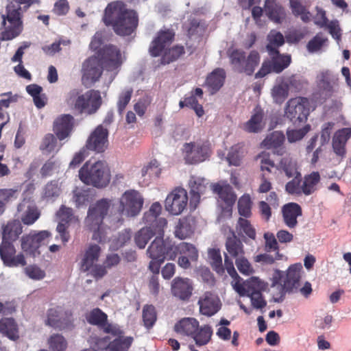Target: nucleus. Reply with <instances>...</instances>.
<instances>
[{"instance_id": "obj_28", "label": "nucleus", "mask_w": 351, "mask_h": 351, "mask_svg": "<svg viewBox=\"0 0 351 351\" xmlns=\"http://www.w3.org/2000/svg\"><path fill=\"white\" fill-rule=\"evenodd\" d=\"M351 137V128L337 130L332 138V147L335 155L343 159L346 156V143Z\"/></svg>"}, {"instance_id": "obj_57", "label": "nucleus", "mask_w": 351, "mask_h": 351, "mask_svg": "<svg viewBox=\"0 0 351 351\" xmlns=\"http://www.w3.org/2000/svg\"><path fill=\"white\" fill-rule=\"evenodd\" d=\"M88 342L90 346L93 347L95 350H106L110 351V344L111 341L108 336L98 337L96 335H91L88 339Z\"/></svg>"}, {"instance_id": "obj_17", "label": "nucleus", "mask_w": 351, "mask_h": 351, "mask_svg": "<svg viewBox=\"0 0 351 351\" xmlns=\"http://www.w3.org/2000/svg\"><path fill=\"white\" fill-rule=\"evenodd\" d=\"M188 201L186 191L182 188H176L166 197L165 207L170 214L178 215L185 210Z\"/></svg>"}, {"instance_id": "obj_16", "label": "nucleus", "mask_w": 351, "mask_h": 351, "mask_svg": "<svg viewBox=\"0 0 351 351\" xmlns=\"http://www.w3.org/2000/svg\"><path fill=\"white\" fill-rule=\"evenodd\" d=\"M73 318L70 311L62 306L49 308L47 312L45 324L54 328L64 329L72 326Z\"/></svg>"}, {"instance_id": "obj_39", "label": "nucleus", "mask_w": 351, "mask_h": 351, "mask_svg": "<svg viewBox=\"0 0 351 351\" xmlns=\"http://www.w3.org/2000/svg\"><path fill=\"white\" fill-rule=\"evenodd\" d=\"M23 232L21 221L13 220L8 222L3 228L2 240L13 242L16 241Z\"/></svg>"}, {"instance_id": "obj_42", "label": "nucleus", "mask_w": 351, "mask_h": 351, "mask_svg": "<svg viewBox=\"0 0 351 351\" xmlns=\"http://www.w3.org/2000/svg\"><path fill=\"white\" fill-rule=\"evenodd\" d=\"M192 222L190 217L180 219L175 228V236L182 240L190 237L194 232Z\"/></svg>"}, {"instance_id": "obj_37", "label": "nucleus", "mask_w": 351, "mask_h": 351, "mask_svg": "<svg viewBox=\"0 0 351 351\" xmlns=\"http://www.w3.org/2000/svg\"><path fill=\"white\" fill-rule=\"evenodd\" d=\"M264 112L260 108H256L254 112L244 125L245 131L251 133H257L265 127L263 121Z\"/></svg>"}, {"instance_id": "obj_48", "label": "nucleus", "mask_w": 351, "mask_h": 351, "mask_svg": "<svg viewBox=\"0 0 351 351\" xmlns=\"http://www.w3.org/2000/svg\"><path fill=\"white\" fill-rule=\"evenodd\" d=\"M328 43V38L323 33L319 32L308 41L306 48L311 53H317L321 51L324 47H327Z\"/></svg>"}, {"instance_id": "obj_5", "label": "nucleus", "mask_w": 351, "mask_h": 351, "mask_svg": "<svg viewBox=\"0 0 351 351\" xmlns=\"http://www.w3.org/2000/svg\"><path fill=\"white\" fill-rule=\"evenodd\" d=\"M79 177L84 184L97 188H104L110 181V170L102 161H87L80 169Z\"/></svg>"}, {"instance_id": "obj_8", "label": "nucleus", "mask_w": 351, "mask_h": 351, "mask_svg": "<svg viewBox=\"0 0 351 351\" xmlns=\"http://www.w3.org/2000/svg\"><path fill=\"white\" fill-rule=\"evenodd\" d=\"M309 101L308 99L298 97L290 99L286 104L285 116L293 123L299 125L307 120L309 114Z\"/></svg>"}, {"instance_id": "obj_11", "label": "nucleus", "mask_w": 351, "mask_h": 351, "mask_svg": "<svg viewBox=\"0 0 351 351\" xmlns=\"http://www.w3.org/2000/svg\"><path fill=\"white\" fill-rule=\"evenodd\" d=\"M51 237V233L48 230L32 231L22 237L21 247L24 252L36 256L40 254V247L47 244Z\"/></svg>"}, {"instance_id": "obj_13", "label": "nucleus", "mask_w": 351, "mask_h": 351, "mask_svg": "<svg viewBox=\"0 0 351 351\" xmlns=\"http://www.w3.org/2000/svg\"><path fill=\"white\" fill-rule=\"evenodd\" d=\"M173 243L171 241L163 239V235H158L151 243L147 250V254L151 259L165 261L166 257L170 260L175 259L173 252Z\"/></svg>"}, {"instance_id": "obj_6", "label": "nucleus", "mask_w": 351, "mask_h": 351, "mask_svg": "<svg viewBox=\"0 0 351 351\" xmlns=\"http://www.w3.org/2000/svg\"><path fill=\"white\" fill-rule=\"evenodd\" d=\"M339 87L338 74L330 69L320 70L315 77L314 97L326 101L331 97Z\"/></svg>"}, {"instance_id": "obj_21", "label": "nucleus", "mask_w": 351, "mask_h": 351, "mask_svg": "<svg viewBox=\"0 0 351 351\" xmlns=\"http://www.w3.org/2000/svg\"><path fill=\"white\" fill-rule=\"evenodd\" d=\"M108 130L103 125H99L88 137L86 147L88 149L101 153L108 145Z\"/></svg>"}, {"instance_id": "obj_54", "label": "nucleus", "mask_w": 351, "mask_h": 351, "mask_svg": "<svg viewBox=\"0 0 351 351\" xmlns=\"http://www.w3.org/2000/svg\"><path fill=\"white\" fill-rule=\"evenodd\" d=\"M157 319L155 307L153 305H145L143 308V321L147 328H152Z\"/></svg>"}, {"instance_id": "obj_35", "label": "nucleus", "mask_w": 351, "mask_h": 351, "mask_svg": "<svg viewBox=\"0 0 351 351\" xmlns=\"http://www.w3.org/2000/svg\"><path fill=\"white\" fill-rule=\"evenodd\" d=\"M265 12L268 18L276 23H281L286 17L284 8L276 0H266Z\"/></svg>"}, {"instance_id": "obj_52", "label": "nucleus", "mask_w": 351, "mask_h": 351, "mask_svg": "<svg viewBox=\"0 0 351 351\" xmlns=\"http://www.w3.org/2000/svg\"><path fill=\"white\" fill-rule=\"evenodd\" d=\"M208 256L213 269L219 274H223L224 272V268L222 265V258L220 250L216 248L209 249L208 251Z\"/></svg>"}, {"instance_id": "obj_31", "label": "nucleus", "mask_w": 351, "mask_h": 351, "mask_svg": "<svg viewBox=\"0 0 351 351\" xmlns=\"http://www.w3.org/2000/svg\"><path fill=\"white\" fill-rule=\"evenodd\" d=\"M73 117L69 114H64L56 119L53 123V132L59 140L68 137L73 130Z\"/></svg>"}, {"instance_id": "obj_29", "label": "nucleus", "mask_w": 351, "mask_h": 351, "mask_svg": "<svg viewBox=\"0 0 351 351\" xmlns=\"http://www.w3.org/2000/svg\"><path fill=\"white\" fill-rule=\"evenodd\" d=\"M224 265L228 274L233 278L232 286L234 291L237 292L240 296H245L248 293V285L250 281L247 284H243L241 282L242 278L238 275L234 269L233 262L229 258L226 254H225Z\"/></svg>"}, {"instance_id": "obj_45", "label": "nucleus", "mask_w": 351, "mask_h": 351, "mask_svg": "<svg viewBox=\"0 0 351 351\" xmlns=\"http://www.w3.org/2000/svg\"><path fill=\"white\" fill-rule=\"evenodd\" d=\"M320 181V175L317 171H313L304 178L302 184V193L310 195L317 190V185Z\"/></svg>"}, {"instance_id": "obj_1", "label": "nucleus", "mask_w": 351, "mask_h": 351, "mask_svg": "<svg viewBox=\"0 0 351 351\" xmlns=\"http://www.w3.org/2000/svg\"><path fill=\"white\" fill-rule=\"evenodd\" d=\"M120 50L114 45H106L98 50L96 56L86 59L82 64V82L85 86H91L100 78L102 69L109 75L111 83L122 64Z\"/></svg>"}, {"instance_id": "obj_38", "label": "nucleus", "mask_w": 351, "mask_h": 351, "mask_svg": "<svg viewBox=\"0 0 351 351\" xmlns=\"http://www.w3.org/2000/svg\"><path fill=\"white\" fill-rule=\"evenodd\" d=\"M101 248L98 245H90L85 252L81 263V270L88 271L99 259Z\"/></svg>"}, {"instance_id": "obj_7", "label": "nucleus", "mask_w": 351, "mask_h": 351, "mask_svg": "<svg viewBox=\"0 0 351 351\" xmlns=\"http://www.w3.org/2000/svg\"><path fill=\"white\" fill-rule=\"evenodd\" d=\"M232 69L239 73L252 75L260 62V55L256 51H251L247 56L245 51L234 49L228 55Z\"/></svg>"}, {"instance_id": "obj_49", "label": "nucleus", "mask_w": 351, "mask_h": 351, "mask_svg": "<svg viewBox=\"0 0 351 351\" xmlns=\"http://www.w3.org/2000/svg\"><path fill=\"white\" fill-rule=\"evenodd\" d=\"M121 334L117 335V338H115L110 342V351H128L133 342V337H123Z\"/></svg>"}, {"instance_id": "obj_2", "label": "nucleus", "mask_w": 351, "mask_h": 351, "mask_svg": "<svg viewBox=\"0 0 351 351\" xmlns=\"http://www.w3.org/2000/svg\"><path fill=\"white\" fill-rule=\"evenodd\" d=\"M103 21L106 26L111 25L117 34L128 36L137 27L138 20L136 12L127 9L122 1H115L106 8Z\"/></svg>"}, {"instance_id": "obj_61", "label": "nucleus", "mask_w": 351, "mask_h": 351, "mask_svg": "<svg viewBox=\"0 0 351 351\" xmlns=\"http://www.w3.org/2000/svg\"><path fill=\"white\" fill-rule=\"evenodd\" d=\"M271 95L276 104H282L288 96V86L285 84H280L274 86Z\"/></svg>"}, {"instance_id": "obj_43", "label": "nucleus", "mask_w": 351, "mask_h": 351, "mask_svg": "<svg viewBox=\"0 0 351 351\" xmlns=\"http://www.w3.org/2000/svg\"><path fill=\"white\" fill-rule=\"evenodd\" d=\"M0 333L12 341L19 338L18 326L14 319L2 318L0 320Z\"/></svg>"}, {"instance_id": "obj_46", "label": "nucleus", "mask_w": 351, "mask_h": 351, "mask_svg": "<svg viewBox=\"0 0 351 351\" xmlns=\"http://www.w3.org/2000/svg\"><path fill=\"white\" fill-rule=\"evenodd\" d=\"M268 43L266 45L268 53H276L278 48L285 43L283 35L276 30H271L267 36Z\"/></svg>"}, {"instance_id": "obj_22", "label": "nucleus", "mask_w": 351, "mask_h": 351, "mask_svg": "<svg viewBox=\"0 0 351 351\" xmlns=\"http://www.w3.org/2000/svg\"><path fill=\"white\" fill-rule=\"evenodd\" d=\"M175 32L173 29L164 28L160 29L152 42L149 53L154 57L159 56L161 53L173 42Z\"/></svg>"}, {"instance_id": "obj_58", "label": "nucleus", "mask_w": 351, "mask_h": 351, "mask_svg": "<svg viewBox=\"0 0 351 351\" xmlns=\"http://www.w3.org/2000/svg\"><path fill=\"white\" fill-rule=\"evenodd\" d=\"M291 181L288 182L285 186V190L289 194L300 195L302 193V176L301 173H298Z\"/></svg>"}, {"instance_id": "obj_4", "label": "nucleus", "mask_w": 351, "mask_h": 351, "mask_svg": "<svg viewBox=\"0 0 351 351\" xmlns=\"http://www.w3.org/2000/svg\"><path fill=\"white\" fill-rule=\"evenodd\" d=\"M144 198L141 193L134 189L125 191L119 199L117 214L110 215V221L119 227L124 222L123 216L134 218L138 216L143 206Z\"/></svg>"}, {"instance_id": "obj_59", "label": "nucleus", "mask_w": 351, "mask_h": 351, "mask_svg": "<svg viewBox=\"0 0 351 351\" xmlns=\"http://www.w3.org/2000/svg\"><path fill=\"white\" fill-rule=\"evenodd\" d=\"M237 228L239 232L244 233L249 238L253 240L256 239V230L247 219L240 217Z\"/></svg>"}, {"instance_id": "obj_26", "label": "nucleus", "mask_w": 351, "mask_h": 351, "mask_svg": "<svg viewBox=\"0 0 351 351\" xmlns=\"http://www.w3.org/2000/svg\"><path fill=\"white\" fill-rule=\"evenodd\" d=\"M198 304L200 313L208 317L216 314L221 307V303L217 295L210 291L205 292L200 297Z\"/></svg>"}, {"instance_id": "obj_19", "label": "nucleus", "mask_w": 351, "mask_h": 351, "mask_svg": "<svg viewBox=\"0 0 351 351\" xmlns=\"http://www.w3.org/2000/svg\"><path fill=\"white\" fill-rule=\"evenodd\" d=\"M16 250L12 242L2 240L0 244V256L3 264L7 267H17L26 264L23 254L15 255Z\"/></svg>"}, {"instance_id": "obj_50", "label": "nucleus", "mask_w": 351, "mask_h": 351, "mask_svg": "<svg viewBox=\"0 0 351 351\" xmlns=\"http://www.w3.org/2000/svg\"><path fill=\"white\" fill-rule=\"evenodd\" d=\"M290 8L291 9L292 13L295 16L300 17L301 20L307 23L310 21L311 14L306 10L305 6H304L300 1L298 0H290Z\"/></svg>"}, {"instance_id": "obj_36", "label": "nucleus", "mask_w": 351, "mask_h": 351, "mask_svg": "<svg viewBox=\"0 0 351 351\" xmlns=\"http://www.w3.org/2000/svg\"><path fill=\"white\" fill-rule=\"evenodd\" d=\"M226 72L223 69H215L206 78V85L211 94L217 92L223 85Z\"/></svg>"}, {"instance_id": "obj_25", "label": "nucleus", "mask_w": 351, "mask_h": 351, "mask_svg": "<svg viewBox=\"0 0 351 351\" xmlns=\"http://www.w3.org/2000/svg\"><path fill=\"white\" fill-rule=\"evenodd\" d=\"M161 210L160 204L155 202L151 206L149 210L145 213L143 219L145 224L150 225L160 234H164V229L167 226V221L165 218L158 217Z\"/></svg>"}, {"instance_id": "obj_64", "label": "nucleus", "mask_w": 351, "mask_h": 351, "mask_svg": "<svg viewBox=\"0 0 351 351\" xmlns=\"http://www.w3.org/2000/svg\"><path fill=\"white\" fill-rule=\"evenodd\" d=\"M56 215L61 222H64L65 223H69L77 220L73 214V209L63 205L56 213Z\"/></svg>"}, {"instance_id": "obj_60", "label": "nucleus", "mask_w": 351, "mask_h": 351, "mask_svg": "<svg viewBox=\"0 0 351 351\" xmlns=\"http://www.w3.org/2000/svg\"><path fill=\"white\" fill-rule=\"evenodd\" d=\"M49 348L52 351H65L67 343L63 336L60 335H53L48 340Z\"/></svg>"}, {"instance_id": "obj_47", "label": "nucleus", "mask_w": 351, "mask_h": 351, "mask_svg": "<svg viewBox=\"0 0 351 351\" xmlns=\"http://www.w3.org/2000/svg\"><path fill=\"white\" fill-rule=\"evenodd\" d=\"M213 335V329L209 325H204L198 327L192 338L198 346L206 345L210 340Z\"/></svg>"}, {"instance_id": "obj_15", "label": "nucleus", "mask_w": 351, "mask_h": 351, "mask_svg": "<svg viewBox=\"0 0 351 351\" xmlns=\"http://www.w3.org/2000/svg\"><path fill=\"white\" fill-rule=\"evenodd\" d=\"M271 61H265L260 70L255 74L256 78H261L267 74L274 72L279 73L287 68L291 63V56L289 55H281L279 51L276 53H269Z\"/></svg>"}, {"instance_id": "obj_32", "label": "nucleus", "mask_w": 351, "mask_h": 351, "mask_svg": "<svg viewBox=\"0 0 351 351\" xmlns=\"http://www.w3.org/2000/svg\"><path fill=\"white\" fill-rule=\"evenodd\" d=\"M285 136L282 132L275 131L267 135L262 142V145L267 149H274V154L282 156L285 153V148L282 146Z\"/></svg>"}, {"instance_id": "obj_20", "label": "nucleus", "mask_w": 351, "mask_h": 351, "mask_svg": "<svg viewBox=\"0 0 351 351\" xmlns=\"http://www.w3.org/2000/svg\"><path fill=\"white\" fill-rule=\"evenodd\" d=\"M107 315L100 308H95L86 315L87 322L101 328L106 333L117 335L121 334V330L116 326L107 323Z\"/></svg>"}, {"instance_id": "obj_56", "label": "nucleus", "mask_w": 351, "mask_h": 351, "mask_svg": "<svg viewBox=\"0 0 351 351\" xmlns=\"http://www.w3.org/2000/svg\"><path fill=\"white\" fill-rule=\"evenodd\" d=\"M280 167L288 178H292V176L300 173L297 170L295 161L290 157L286 156L282 158L280 162Z\"/></svg>"}, {"instance_id": "obj_3", "label": "nucleus", "mask_w": 351, "mask_h": 351, "mask_svg": "<svg viewBox=\"0 0 351 351\" xmlns=\"http://www.w3.org/2000/svg\"><path fill=\"white\" fill-rule=\"evenodd\" d=\"M6 14L2 15L1 40H10L17 37L23 31L22 15L37 0H8Z\"/></svg>"}, {"instance_id": "obj_9", "label": "nucleus", "mask_w": 351, "mask_h": 351, "mask_svg": "<svg viewBox=\"0 0 351 351\" xmlns=\"http://www.w3.org/2000/svg\"><path fill=\"white\" fill-rule=\"evenodd\" d=\"M211 189L213 193L218 195L217 202L221 209L219 220L224 217L230 218L232 216V206L237 199L232 188L228 184L217 183L212 184Z\"/></svg>"}, {"instance_id": "obj_55", "label": "nucleus", "mask_w": 351, "mask_h": 351, "mask_svg": "<svg viewBox=\"0 0 351 351\" xmlns=\"http://www.w3.org/2000/svg\"><path fill=\"white\" fill-rule=\"evenodd\" d=\"M252 201L247 194L242 195L238 201V210L241 216L248 218L252 215Z\"/></svg>"}, {"instance_id": "obj_24", "label": "nucleus", "mask_w": 351, "mask_h": 351, "mask_svg": "<svg viewBox=\"0 0 351 351\" xmlns=\"http://www.w3.org/2000/svg\"><path fill=\"white\" fill-rule=\"evenodd\" d=\"M208 181L204 178L191 176L189 181L190 188V206L193 209H195L200 202L201 196L206 192L208 189Z\"/></svg>"}, {"instance_id": "obj_30", "label": "nucleus", "mask_w": 351, "mask_h": 351, "mask_svg": "<svg viewBox=\"0 0 351 351\" xmlns=\"http://www.w3.org/2000/svg\"><path fill=\"white\" fill-rule=\"evenodd\" d=\"M193 287L189 278L176 277L171 284L172 294L180 300H185L192 294Z\"/></svg>"}, {"instance_id": "obj_33", "label": "nucleus", "mask_w": 351, "mask_h": 351, "mask_svg": "<svg viewBox=\"0 0 351 351\" xmlns=\"http://www.w3.org/2000/svg\"><path fill=\"white\" fill-rule=\"evenodd\" d=\"M282 212L284 222L289 228H294L297 226V218L302 215L300 206L293 202L285 204Z\"/></svg>"}, {"instance_id": "obj_44", "label": "nucleus", "mask_w": 351, "mask_h": 351, "mask_svg": "<svg viewBox=\"0 0 351 351\" xmlns=\"http://www.w3.org/2000/svg\"><path fill=\"white\" fill-rule=\"evenodd\" d=\"M226 248L228 254L233 258H239L244 254L243 245L241 241L233 233L226 239Z\"/></svg>"}, {"instance_id": "obj_53", "label": "nucleus", "mask_w": 351, "mask_h": 351, "mask_svg": "<svg viewBox=\"0 0 351 351\" xmlns=\"http://www.w3.org/2000/svg\"><path fill=\"white\" fill-rule=\"evenodd\" d=\"M184 53L183 46L176 45L165 52L161 58V64H167L178 59Z\"/></svg>"}, {"instance_id": "obj_34", "label": "nucleus", "mask_w": 351, "mask_h": 351, "mask_svg": "<svg viewBox=\"0 0 351 351\" xmlns=\"http://www.w3.org/2000/svg\"><path fill=\"white\" fill-rule=\"evenodd\" d=\"M18 211H24L21 216V221L25 225L33 224L40 217L37 207L33 203L25 199L19 204Z\"/></svg>"}, {"instance_id": "obj_40", "label": "nucleus", "mask_w": 351, "mask_h": 351, "mask_svg": "<svg viewBox=\"0 0 351 351\" xmlns=\"http://www.w3.org/2000/svg\"><path fill=\"white\" fill-rule=\"evenodd\" d=\"M156 234L160 236L163 235V234H160L156 232L150 225L146 224L145 227L142 228L135 234V243L140 249H144L151 238Z\"/></svg>"}, {"instance_id": "obj_23", "label": "nucleus", "mask_w": 351, "mask_h": 351, "mask_svg": "<svg viewBox=\"0 0 351 351\" xmlns=\"http://www.w3.org/2000/svg\"><path fill=\"white\" fill-rule=\"evenodd\" d=\"M302 269V266L300 263L292 265L289 267L285 278L283 280V285L280 287V294L281 300L285 297L286 293L293 292L295 289H298L301 278L300 273Z\"/></svg>"}, {"instance_id": "obj_10", "label": "nucleus", "mask_w": 351, "mask_h": 351, "mask_svg": "<svg viewBox=\"0 0 351 351\" xmlns=\"http://www.w3.org/2000/svg\"><path fill=\"white\" fill-rule=\"evenodd\" d=\"M112 205V200L107 198L101 199L89 206L87 217L85 219L86 226L93 230L99 229L104 219L107 215Z\"/></svg>"}, {"instance_id": "obj_62", "label": "nucleus", "mask_w": 351, "mask_h": 351, "mask_svg": "<svg viewBox=\"0 0 351 351\" xmlns=\"http://www.w3.org/2000/svg\"><path fill=\"white\" fill-rule=\"evenodd\" d=\"M310 125H306L302 128L298 130H287V136L288 141L291 143L300 141L303 137L309 132Z\"/></svg>"}, {"instance_id": "obj_63", "label": "nucleus", "mask_w": 351, "mask_h": 351, "mask_svg": "<svg viewBox=\"0 0 351 351\" xmlns=\"http://www.w3.org/2000/svg\"><path fill=\"white\" fill-rule=\"evenodd\" d=\"M56 147L57 140L55 136L52 134H47L43 138L40 148L43 152L51 153L58 150V148L56 149Z\"/></svg>"}, {"instance_id": "obj_18", "label": "nucleus", "mask_w": 351, "mask_h": 351, "mask_svg": "<svg viewBox=\"0 0 351 351\" xmlns=\"http://www.w3.org/2000/svg\"><path fill=\"white\" fill-rule=\"evenodd\" d=\"M173 252L175 253V258L178 254L180 255L178 260V264L185 269L190 268L191 263L197 261L199 257L197 247L193 244L187 242H181L177 245L173 244Z\"/></svg>"}, {"instance_id": "obj_51", "label": "nucleus", "mask_w": 351, "mask_h": 351, "mask_svg": "<svg viewBox=\"0 0 351 351\" xmlns=\"http://www.w3.org/2000/svg\"><path fill=\"white\" fill-rule=\"evenodd\" d=\"M265 239L264 250L266 252H274L277 258H281L282 254L279 252V245L275 235L272 232H267L264 233Z\"/></svg>"}, {"instance_id": "obj_27", "label": "nucleus", "mask_w": 351, "mask_h": 351, "mask_svg": "<svg viewBox=\"0 0 351 351\" xmlns=\"http://www.w3.org/2000/svg\"><path fill=\"white\" fill-rule=\"evenodd\" d=\"M265 288V283L258 278H252L248 285V293L245 296L250 298L254 308L261 309L267 305L261 291Z\"/></svg>"}, {"instance_id": "obj_14", "label": "nucleus", "mask_w": 351, "mask_h": 351, "mask_svg": "<svg viewBox=\"0 0 351 351\" xmlns=\"http://www.w3.org/2000/svg\"><path fill=\"white\" fill-rule=\"evenodd\" d=\"M102 99L100 92L90 90L80 95L77 100L76 110L80 114H95L101 107Z\"/></svg>"}, {"instance_id": "obj_12", "label": "nucleus", "mask_w": 351, "mask_h": 351, "mask_svg": "<svg viewBox=\"0 0 351 351\" xmlns=\"http://www.w3.org/2000/svg\"><path fill=\"white\" fill-rule=\"evenodd\" d=\"M182 152L186 163L197 164L208 158L210 149L208 143L197 141L184 143Z\"/></svg>"}, {"instance_id": "obj_41", "label": "nucleus", "mask_w": 351, "mask_h": 351, "mask_svg": "<svg viewBox=\"0 0 351 351\" xmlns=\"http://www.w3.org/2000/svg\"><path fill=\"white\" fill-rule=\"evenodd\" d=\"M198 327L199 322L196 319L186 317L181 319L175 325V330L178 333L192 337Z\"/></svg>"}]
</instances>
